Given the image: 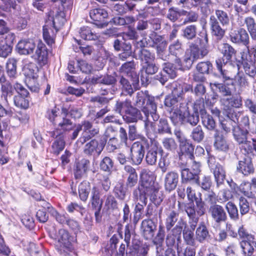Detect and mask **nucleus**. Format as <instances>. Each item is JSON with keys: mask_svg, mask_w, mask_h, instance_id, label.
<instances>
[{"mask_svg": "<svg viewBox=\"0 0 256 256\" xmlns=\"http://www.w3.org/2000/svg\"><path fill=\"white\" fill-rule=\"evenodd\" d=\"M198 27L196 24H191L183 27L180 30V36L183 38L190 41L184 57V62L186 66L190 68L192 64L198 60L204 58L210 52L208 34L206 31L200 32L197 36Z\"/></svg>", "mask_w": 256, "mask_h": 256, "instance_id": "nucleus-1", "label": "nucleus"}, {"mask_svg": "<svg viewBox=\"0 0 256 256\" xmlns=\"http://www.w3.org/2000/svg\"><path fill=\"white\" fill-rule=\"evenodd\" d=\"M204 106L202 99L196 100L190 112L188 102H184L180 104L174 112L170 116V118L174 125L180 122L182 124H189L192 126H196L200 122V116L204 114Z\"/></svg>", "mask_w": 256, "mask_h": 256, "instance_id": "nucleus-2", "label": "nucleus"}, {"mask_svg": "<svg viewBox=\"0 0 256 256\" xmlns=\"http://www.w3.org/2000/svg\"><path fill=\"white\" fill-rule=\"evenodd\" d=\"M186 193L188 201L182 204L190 220L194 223L188 226L189 230L194 232L198 220L196 214L200 216H204L206 212V204L202 199V193L196 194L191 186L186 188Z\"/></svg>", "mask_w": 256, "mask_h": 256, "instance_id": "nucleus-3", "label": "nucleus"}, {"mask_svg": "<svg viewBox=\"0 0 256 256\" xmlns=\"http://www.w3.org/2000/svg\"><path fill=\"white\" fill-rule=\"evenodd\" d=\"M81 130H82V132L78 141L82 144L98 136L100 132L98 128H93L92 124L91 122L88 120H84L82 122L81 124L76 126L73 132L68 136V138L72 140H75Z\"/></svg>", "mask_w": 256, "mask_h": 256, "instance_id": "nucleus-4", "label": "nucleus"}, {"mask_svg": "<svg viewBox=\"0 0 256 256\" xmlns=\"http://www.w3.org/2000/svg\"><path fill=\"white\" fill-rule=\"evenodd\" d=\"M136 224H134L133 222H128L124 226V242L128 247L130 254L140 249V248H149L146 244H143L142 242L136 238L135 228Z\"/></svg>", "mask_w": 256, "mask_h": 256, "instance_id": "nucleus-5", "label": "nucleus"}, {"mask_svg": "<svg viewBox=\"0 0 256 256\" xmlns=\"http://www.w3.org/2000/svg\"><path fill=\"white\" fill-rule=\"evenodd\" d=\"M218 50L222 56L218 58L215 60L216 70H226L224 67L228 63H232V58L236 56V50L228 43L221 44L218 46Z\"/></svg>", "mask_w": 256, "mask_h": 256, "instance_id": "nucleus-6", "label": "nucleus"}, {"mask_svg": "<svg viewBox=\"0 0 256 256\" xmlns=\"http://www.w3.org/2000/svg\"><path fill=\"white\" fill-rule=\"evenodd\" d=\"M222 78V82L210 83L212 90L219 92L222 96H230L232 94V88L234 87V80L228 75L227 70H218Z\"/></svg>", "mask_w": 256, "mask_h": 256, "instance_id": "nucleus-7", "label": "nucleus"}, {"mask_svg": "<svg viewBox=\"0 0 256 256\" xmlns=\"http://www.w3.org/2000/svg\"><path fill=\"white\" fill-rule=\"evenodd\" d=\"M108 136L105 134L98 135V136L93 138L85 144L84 153L88 156L100 155L106 145Z\"/></svg>", "mask_w": 256, "mask_h": 256, "instance_id": "nucleus-8", "label": "nucleus"}, {"mask_svg": "<svg viewBox=\"0 0 256 256\" xmlns=\"http://www.w3.org/2000/svg\"><path fill=\"white\" fill-rule=\"evenodd\" d=\"M148 146V141L144 138L141 141H137L133 143L130 148V158L132 164H140L145 155L146 150Z\"/></svg>", "mask_w": 256, "mask_h": 256, "instance_id": "nucleus-9", "label": "nucleus"}, {"mask_svg": "<svg viewBox=\"0 0 256 256\" xmlns=\"http://www.w3.org/2000/svg\"><path fill=\"white\" fill-rule=\"evenodd\" d=\"M119 84L122 91L130 96L134 91L140 88L139 76L137 74L133 73L132 77L126 78L123 76H120Z\"/></svg>", "mask_w": 256, "mask_h": 256, "instance_id": "nucleus-10", "label": "nucleus"}, {"mask_svg": "<svg viewBox=\"0 0 256 256\" xmlns=\"http://www.w3.org/2000/svg\"><path fill=\"white\" fill-rule=\"evenodd\" d=\"M56 238L58 240V242L60 244V248H56L60 254L64 253V250H62L64 248L71 250L72 243L76 241V236L71 235L68 230L64 228L58 230Z\"/></svg>", "mask_w": 256, "mask_h": 256, "instance_id": "nucleus-11", "label": "nucleus"}, {"mask_svg": "<svg viewBox=\"0 0 256 256\" xmlns=\"http://www.w3.org/2000/svg\"><path fill=\"white\" fill-rule=\"evenodd\" d=\"M113 47L116 51L121 52L118 55L120 60H126L130 56L134 57L131 43L123 37L115 39L113 42Z\"/></svg>", "mask_w": 256, "mask_h": 256, "instance_id": "nucleus-12", "label": "nucleus"}, {"mask_svg": "<svg viewBox=\"0 0 256 256\" xmlns=\"http://www.w3.org/2000/svg\"><path fill=\"white\" fill-rule=\"evenodd\" d=\"M208 213L216 224L225 222L228 219L227 214L223 206L214 202L210 205Z\"/></svg>", "mask_w": 256, "mask_h": 256, "instance_id": "nucleus-13", "label": "nucleus"}, {"mask_svg": "<svg viewBox=\"0 0 256 256\" xmlns=\"http://www.w3.org/2000/svg\"><path fill=\"white\" fill-rule=\"evenodd\" d=\"M158 222L151 219H144L142 220L140 230V234L144 240H152L155 236L157 230Z\"/></svg>", "mask_w": 256, "mask_h": 256, "instance_id": "nucleus-14", "label": "nucleus"}, {"mask_svg": "<svg viewBox=\"0 0 256 256\" xmlns=\"http://www.w3.org/2000/svg\"><path fill=\"white\" fill-rule=\"evenodd\" d=\"M154 182L153 178L147 173L140 175V180L138 187V195L148 197L150 193L154 190Z\"/></svg>", "mask_w": 256, "mask_h": 256, "instance_id": "nucleus-15", "label": "nucleus"}, {"mask_svg": "<svg viewBox=\"0 0 256 256\" xmlns=\"http://www.w3.org/2000/svg\"><path fill=\"white\" fill-rule=\"evenodd\" d=\"M164 154V151L158 144L156 142L152 143L146 148V152L145 157V160L147 164L149 166H154L157 162L158 154L162 155Z\"/></svg>", "mask_w": 256, "mask_h": 256, "instance_id": "nucleus-16", "label": "nucleus"}, {"mask_svg": "<svg viewBox=\"0 0 256 256\" xmlns=\"http://www.w3.org/2000/svg\"><path fill=\"white\" fill-rule=\"evenodd\" d=\"M137 200L139 202H136L132 212V222L134 224H137L139 220L142 219L145 216L144 208L148 203V197L138 194Z\"/></svg>", "mask_w": 256, "mask_h": 256, "instance_id": "nucleus-17", "label": "nucleus"}, {"mask_svg": "<svg viewBox=\"0 0 256 256\" xmlns=\"http://www.w3.org/2000/svg\"><path fill=\"white\" fill-rule=\"evenodd\" d=\"M190 92H192V84L184 82L176 84L172 94L177 96L178 100L180 101L186 100L188 103L193 100L192 96H190ZM184 102H186V100Z\"/></svg>", "mask_w": 256, "mask_h": 256, "instance_id": "nucleus-18", "label": "nucleus"}, {"mask_svg": "<svg viewBox=\"0 0 256 256\" xmlns=\"http://www.w3.org/2000/svg\"><path fill=\"white\" fill-rule=\"evenodd\" d=\"M90 16L94 21L93 23L98 28H102L108 25L105 20L108 16L107 10L102 8H92L90 10Z\"/></svg>", "mask_w": 256, "mask_h": 256, "instance_id": "nucleus-19", "label": "nucleus"}, {"mask_svg": "<svg viewBox=\"0 0 256 256\" xmlns=\"http://www.w3.org/2000/svg\"><path fill=\"white\" fill-rule=\"evenodd\" d=\"M230 40L236 44H240L249 48L250 37L248 32L244 28L232 32L230 34Z\"/></svg>", "mask_w": 256, "mask_h": 256, "instance_id": "nucleus-20", "label": "nucleus"}, {"mask_svg": "<svg viewBox=\"0 0 256 256\" xmlns=\"http://www.w3.org/2000/svg\"><path fill=\"white\" fill-rule=\"evenodd\" d=\"M90 161L86 158H82L76 162L74 167V174L76 180L81 179L86 176L89 170Z\"/></svg>", "mask_w": 256, "mask_h": 256, "instance_id": "nucleus-21", "label": "nucleus"}, {"mask_svg": "<svg viewBox=\"0 0 256 256\" xmlns=\"http://www.w3.org/2000/svg\"><path fill=\"white\" fill-rule=\"evenodd\" d=\"M36 44L32 40H22L18 42L16 46V51L20 55H29L33 54Z\"/></svg>", "mask_w": 256, "mask_h": 256, "instance_id": "nucleus-22", "label": "nucleus"}, {"mask_svg": "<svg viewBox=\"0 0 256 256\" xmlns=\"http://www.w3.org/2000/svg\"><path fill=\"white\" fill-rule=\"evenodd\" d=\"M15 35L8 34L6 38V41L0 44V57L6 58L12 52Z\"/></svg>", "mask_w": 256, "mask_h": 256, "instance_id": "nucleus-23", "label": "nucleus"}, {"mask_svg": "<svg viewBox=\"0 0 256 256\" xmlns=\"http://www.w3.org/2000/svg\"><path fill=\"white\" fill-rule=\"evenodd\" d=\"M236 171L244 176H248L254 173V168L252 158L246 156L240 160L236 167Z\"/></svg>", "mask_w": 256, "mask_h": 256, "instance_id": "nucleus-24", "label": "nucleus"}, {"mask_svg": "<svg viewBox=\"0 0 256 256\" xmlns=\"http://www.w3.org/2000/svg\"><path fill=\"white\" fill-rule=\"evenodd\" d=\"M232 133L234 138L239 144H242L244 146L247 142L249 130L246 128L240 127V126H232Z\"/></svg>", "mask_w": 256, "mask_h": 256, "instance_id": "nucleus-25", "label": "nucleus"}, {"mask_svg": "<svg viewBox=\"0 0 256 256\" xmlns=\"http://www.w3.org/2000/svg\"><path fill=\"white\" fill-rule=\"evenodd\" d=\"M209 24L212 35L216 37V40H222L224 36L226 30L222 28L217 18L214 16H210Z\"/></svg>", "mask_w": 256, "mask_h": 256, "instance_id": "nucleus-26", "label": "nucleus"}, {"mask_svg": "<svg viewBox=\"0 0 256 256\" xmlns=\"http://www.w3.org/2000/svg\"><path fill=\"white\" fill-rule=\"evenodd\" d=\"M150 95L148 94V91L144 92L140 91L137 92L136 102L138 106L142 108L144 113L148 112L150 108Z\"/></svg>", "mask_w": 256, "mask_h": 256, "instance_id": "nucleus-27", "label": "nucleus"}, {"mask_svg": "<svg viewBox=\"0 0 256 256\" xmlns=\"http://www.w3.org/2000/svg\"><path fill=\"white\" fill-rule=\"evenodd\" d=\"M122 117L124 120L128 124L136 122L143 118L141 111L132 104Z\"/></svg>", "mask_w": 256, "mask_h": 256, "instance_id": "nucleus-28", "label": "nucleus"}, {"mask_svg": "<svg viewBox=\"0 0 256 256\" xmlns=\"http://www.w3.org/2000/svg\"><path fill=\"white\" fill-rule=\"evenodd\" d=\"M179 181V174L175 171L167 172L164 177V188L166 191L170 192L176 188Z\"/></svg>", "mask_w": 256, "mask_h": 256, "instance_id": "nucleus-29", "label": "nucleus"}, {"mask_svg": "<svg viewBox=\"0 0 256 256\" xmlns=\"http://www.w3.org/2000/svg\"><path fill=\"white\" fill-rule=\"evenodd\" d=\"M50 22H45L42 28V36L47 44L52 46L55 42V36L58 30H54L50 24Z\"/></svg>", "mask_w": 256, "mask_h": 256, "instance_id": "nucleus-30", "label": "nucleus"}, {"mask_svg": "<svg viewBox=\"0 0 256 256\" xmlns=\"http://www.w3.org/2000/svg\"><path fill=\"white\" fill-rule=\"evenodd\" d=\"M38 62L40 66L46 65L48 61V50L45 44L41 40H39L36 45V50Z\"/></svg>", "mask_w": 256, "mask_h": 256, "instance_id": "nucleus-31", "label": "nucleus"}, {"mask_svg": "<svg viewBox=\"0 0 256 256\" xmlns=\"http://www.w3.org/2000/svg\"><path fill=\"white\" fill-rule=\"evenodd\" d=\"M102 188L97 186H94L92 189L90 202L92 210H102L103 200L100 198Z\"/></svg>", "mask_w": 256, "mask_h": 256, "instance_id": "nucleus-32", "label": "nucleus"}, {"mask_svg": "<svg viewBox=\"0 0 256 256\" xmlns=\"http://www.w3.org/2000/svg\"><path fill=\"white\" fill-rule=\"evenodd\" d=\"M248 48L247 52H240L241 59L238 60L237 65L238 66L239 64L242 66L246 65L254 64L256 62V48H252L250 50Z\"/></svg>", "mask_w": 256, "mask_h": 256, "instance_id": "nucleus-33", "label": "nucleus"}, {"mask_svg": "<svg viewBox=\"0 0 256 256\" xmlns=\"http://www.w3.org/2000/svg\"><path fill=\"white\" fill-rule=\"evenodd\" d=\"M136 4L132 0H126L125 2L120 4L116 3L113 6V10L119 14L122 15L129 12H132L136 9Z\"/></svg>", "mask_w": 256, "mask_h": 256, "instance_id": "nucleus-34", "label": "nucleus"}, {"mask_svg": "<svg viewBox=\"0 0 256 256\" xmlns=\"http://www.w3.org/2000/svg\"><path fill=\"white\" fill-rule=\"evenodd\" d=\"M201 119L202 125L208 132H213L214 133L220 132L217 128L214 119L212 115L207 113L205 107L204 110V114H202Z\"/></svg>", "mask_w": 256, "mask_h": 256, "instance_id": "nucleus-35", "label": "nucleus"}, {"mask_svg": "<svg viewBox=\"0 0 256 256\" xmlns=\"http://www.w3.org/2000/svg\"><path fill=\"white\" fill-rule=\"evenodd\" d=\"M180 152L178 153L180 158L183 154H185L190 159L192 160L194 158V146L188 139L179 144Z\"/></svg>", "mask_w": 256, "mask_h": 256, "instance_id": "nucleus-36", "label": "nucleus"}, {"mask_svg": "<svg viewBox=\"0 0 256 256\" xmlns=\"http://www.w3.org/2000/svg\"><path fill=\"white\" fill-rule=\"evenodd\" d=\"M214 146L216 150L225 152H228L230 148L229 144L220 131L214 133Z\"/></svg>", "mask_w": 256, "mask_h": 256, "instance_id": "nucleus-37", "label": "nucleus"}, {"mask_svg": "<svg viewBox=\"0 0 256 256\" xmlns=\"http://www.w3.org/2000/svg\"><path fill=\"white\" fill-rule=\"evenodd\" d=\"M70 114V110L64 106L61 108L62 120L60 122L58 126L62 127V129L65 130H74L76 124L67 117Z\"/></svg>", "mask_w": 256, "mask_h": 256, "instance_id": "nucleus-38", "label": "nucleus"}, {"mask_svg": "<svg viewBox=\"0 0 256 256\" xmlns=\"http://www.w3.org/2000/svg\"><path fill=\"white\" fill-rule=\"evenodd\" d=\"M180 172L182 184H195L196 182L198 176L190 168H180Z\"/></svg>", "mask_w": 256, "mask_h": 256, "instance_id": "nucleus-39", "label": "nucleus"}, {"mask_svg": "<svg viewBox=\"0 0 256 256\" xmlns=\"http://www.w3.org/2000/svg\"><path fill=\"white\" fill-rule=\"evenodd\" d=\"M162 210V206L159 207L154 204H149L146 208L145 216L148 218L146 219L150 218L158 222V218H161Z\"/></svg>", "mask_w": 256, "mask_h": 256, "instance_id": "nucleus-40", "label": "nucleus"}, {"mask_svg": "<svg viewBox=\"0 0 256 256\" xmlns=\"http://www.w3.org/2000/svg\"><path fill=\"white\" fill-rule=\"evenodd\" d=\"M184 10L178 7L170 6L168 10L166 18L171 22H180L182 20V16H184Z\"/></svg>", "mask_w": 256, "mask_h": 256, "instance_id": "nucleus-41", "label": "nucleus"}, {"mask_svg": "<svg viewBox=\"0 0 256 256\" xmlns=\"http://www.w3.org/2000/svg\"><path fill=\"white\" fill-rule=\"evenodd\" d=\"M155 126L156 132L158 134H172L170 125L168 120L165 118H160L155 124Z\"/></svg>", "mask_w": 256, "mask_h": 256, "instance_id": "nucleus-42", "label": "nucleus"}, {"mask_svg": "<svg viewBox=\"0 0 256 256\" xmlns=\"http://www.w3.org/2000/svg\"><path fill=\"white\" fill-rule=\"evenodd\" d=\"M184 102H182L177 98V96L172 93V94L166 95L164 99V106L166 108H170L171 110L170 116L174 112L180 104Z\"/></svg>", "mask_w": 256, "mask_h": 256, "instance_id": "nucleus-43", "label": "nucleus"}, {"mask_svg": "<svg viewBox=\"0 0 256 256\" xmlns=\"http://www.w3.org/2000/svg\"><path fill=\"white\" fill-rule=\"evenodd\" d=\"M60 112V108L56 106L52 108L48 109L46 112V117L54 126H58L60 122L62 120Z\"/></svg>", "mask_w": 256, "mask_h": 256, "instance_id": "nucleus-44", "label": "nucleus"}, {"mask_svg": "<svg viewBox=\"0 0 256 256\" xmlns=\"http://www.w3.org/2000/svg\"><path fill=\"white\" fill-rule=\"evenodd\" d=\"M50 22V24L54 30H59L60 26H62L66 22L64 14L63 12H58L54 16H49L46 22Z\"/></svg>", "mask_w": 256, "mask_h": 256, "instance_id": "nucleus-45", "label": "nucleus"}, {"mask_svg": "<svg viewBox=\"0 0 256 256\" xmlns=\"http://www.w3.org/2000/svg\"><path fill=\"white\" fill-rule=\"evenodd\" d=\"M128 188L126 184H124L122 181L118 182L113 189V192L114 196L118 200H124L128 192Z\"/></svg>", "mask_w": 256, "mask_h": 256, "instance_id": "nucleus-46", "label": "nucleus"}, {"mask_svg": "<svg viewBox=\"0 0 256 256\" xmlns=\"http://www.w3.org/2000/svg\"><path fill=\"white\" fill-rule=\"evenodd\" d=\"M210 236L208 230L204 222H200L196 231V240L200 242H204Z\"/></svg>", "mask_w": 256, "mask_h": 256, "instance_id": "nucleus-47", "label": "nucleus"}, {"mask_svg": "<svg viewBox=\"0 0 256 256\" xmlns=\"http://www.w3.org/2000/svg\"><path fill=\"white\" fill-rule=\"evenodd\" d=\"M195 184L200 187L202 192H209L212 186V176L207 174H204L201 178L198 176Z\"/></svg>", "mask_w": 256, "mask_h": 256, "instance_id": "nucleus-48", "label": "nucleus"}, {"mask_svg": "<svg viewBox=\"0 0 256 256\" xmlns=\"http://www.w3.org/2000/svg\"><path fill=\"white\" fill-rule=\"evenodd\" d=\"M164 228L162 225L158 226V230L156 236L152 239V243L156 246V251L164 250V242L165 238Z\"/></svg>", "mask_w": 256, "mask_h": 256, "instance_id": "nucleus-49", "label": "nucleus"}, {"mask_svg": "<svg viewBox=\"0 0 256 256\" xmlns=\"http://www.w3.org/2000/svg\"><path fill=\"white\" fill-rule=\"evenodd\" d=\"M164 228L162 225L158 226V230L156 236L152 239V243L156 246V251L164 250V242L165 238Z\"/></svg>", "mask_w": 256, "mask_h": 256, "instance_id": "nucleus-50", "label": "nucleus"}, {"mask_svg": "<svg viewBox=\"0 0 256 256\" xmlns=\"http://www.w3.org/2000/svg\"><path fill=\"white\" fill-rule=\"evenodd\" d=\"M132 104V102L130 99L118 100L116 102L114 110L116 113L122 116Z\"/></svg>", "mask_w": 256, "mask_h": 256, "instance_id": "nucleus-51", "label": "nucleus"}, {"mask_svg": "<svg viewBox=\"0 0 256 256\" xmlns=\"http://www.w3.org/2000/svg\"><path fill=\"white\" fill-rule=\"evenodd\" d=\"M168 51L170 54L176 57V62L178 64L180 62L179 57L183 54L184 50L182 48V42L178 40L169 46Z\"/></svg>", "mask_w": 256, "mask_h": 256, "instance_id": "nucleus-52", "label": "nucleus"}, {"mask_svg": "<svg viewBox=\"0 0 256 256\" xmlns=\"http://www.w3.org/2000/svg\"><path fill=\"white\" fill-rule=\"evenodd\" d=\"M80 37L87 40H95L98 38L99 36L90 27L84 26L80 30Z\"/></svg>", "mask_w": 256, "mask_h": 256, "instance_id": "nucleus-53", "label": "nucleus"}, {"mask_svg": "<svg viewBox=\"0 0 256 256\" xmlns=\"http://www.w3.org/2000/svg\"><path fill=\"white\" fill-rule=\"evenodd\" d=\"M18 60L14 58H9L6 63V68L8 76L10 78H16L17 74Z\"/></svg>", "mask_w": 256, "mask_h": 256, "instance_id": "nucleus-54", "label": "nucleus"}, {"mask_svg": "<svg viewBox=\"0 0 256 256\" xmlns=\"http://www.w3.org/2000/svg\"><path fill=\"white\" fill-rule=\"evenodd\" d=\"M196 70L197 72L209 75L212 74L214 66L210 60L202 61L197 64Z\"/></svg>", "mask_w": 256, "mask_h": 256, "instance_id": "nucleus-55", "label": "nucleus"}, {"mask_svg": "<svg viewBox=\"0 0 256 256\" xmlns=\"http://www.w3.org/2000/svg\"><path fill=\"white\" fill-rule=\"evenodd\" d=\"M165 40L163 36L158 34L154 32H152L148 36L147 44L148 47L154 48Z\"/></svg>", "mask_w": 256, "mask_h": 256, "instance_id": "nucleus-56", "label": "nucleus"}, {"mask_svg": "<svg viewBox=\"0 0 256 256\" xmlns=\"http://www.w3.org/2000/svg\"><path fill=\"white\" fill-rule=\"evenodd\" d=\"M224 100L232 108H240L242 106V98L239 94H234L230 98L224 99Z\"/></svg>", "mask_w": 256, "mask_h": 256, "instance_id": "nucleus-57", "label": "nucleus"}, {"mask_svg": "<svg viewBox=\"0 0 256 256\" xmlns=\"http://www.w3.org/2000/svg\"><path fill=\"white\" fill-rule=\"evenodd\" d=\"M211 172L214 174L217 186L223 184L226 178V172L224 167L221 164L218 165Z\"/></svg>", "mask_w": 256, "mask_h": 256, "instance_id": "nucleus-58", "label": "nucleus"}, {"mask_svg": "<svg viewBox=\"0 0 256 256\" xmlns=\"http://www.w3.org/2000/svg\"><path fill=\"white\" fill-rule=\"evenodd\" d=\"M184 226L182 228L183 238L185 243L188 246H193L195 244L194 232L188 228V226L186 222L183 224Z\"/></svg>", "mask_w": 256, "mask_h": 256, "instance_id": "nucleus-59", "label": "nucleus"}, {"mask_svg": "<svg viewBox=\"0 0 256 256\" xmlns=\"http://www.w3.org/2000/svg\"><path fill=\"white\" fill-rule=\"evenodd\" d=\"M90 182H82L78 186V194L80 198L83 202H86L90 191Z\"/></svg>", "mask_w": 256, "mask_h": 256, "instance_id": "nucleus-60", "label": "nucleus"}, {"mask_svg": "<svg viewBox=\"0 0 256 256\" xmlns=\"http://www.w3.org/2000/svg\"><path fill=\"white\" fill-rule=\"evenodd\" d=\"M192 130L190 138L196 142L200 143L204 138L205 134L200 125L196 126Z\"/></svg>", "mask_w": 256, "mask_h": 256, "instance_id": "nucleus-61", "label": "nucleus"}, {"mask_svg": "<svg viewBox=\"0 0 256 256\" xmlns=\"http://www.w3.org/2000/svg\"><path fill=\"white\" fill-rule=\"evenodd\" d=\"M37 68V66L34 63L29 62L24 66L22 72L26 78L34 79L38 77L36 72Z\"/></svg>", "mask_w": 256, "mask_h": 256, "instance_id": "nucleus-62", "label": "nucleus"}, {"mask_svg": "<svg viewBox=\"0 0 256 256\" xmlns=\"http://www.w3.org/2000/svg\"><path fill=\"white\" fill-rule=\"evenodd\" d=\"M244 23L252 39L256 41V22L254 19L251 16L246 17L244 19Z\"/></svg>", "mask_w": 256, "mask_h": 256, "instance_id": "nucleus-63", "label": "nucleus"}, {"mask_svg": "<svg viewBox=\"0 0 256 256\" xmlns=\"http://www.w3.org/2000/svg\"><path fill=\"white\" fill-rule=\"evenodd\" d=\"M242 150L246 154L256 155V136L250 138L244 146H242Z\"/></svg>", "mask_w": 256, "mask_h": 256, "instance_id": "nucleus-64", "label": "nucleus"}]
</instances>
